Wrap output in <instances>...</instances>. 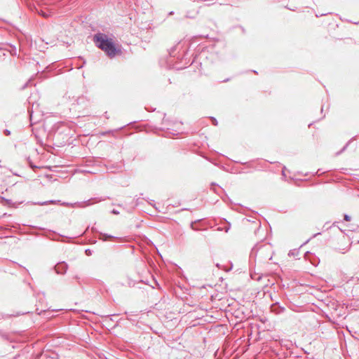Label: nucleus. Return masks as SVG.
Listing matches in <instances>:
<instances>
[{
  "mask_svg": "<svg viewBox=\"0 0 359 359\" xmlns=\"http://www.w3.org/2000/svg\"><path fill=\"white\" fill-rule=\"evenodd\" d=\"M93 41L95 45L103 50L106 55L112 58L120 52V50L116 47L112 39L102 32H98L93 36Z\"/></svg>",
  "mask_w": 359,
  "mask_h": 359,
  "instance_id": "1",
  "label": "nucleus"
},
{
  "mask_svg": "<svg viewBox=\"0 0 359 359\" xmlns=\"http://www.w3.org/2000/svg\"><path fill=\"white\" fill-rule=\"evenodd\" d=\"M105 198H90L85 202H83V203H75V204H69L68 203H62L61 205H64V206H67V207H74V206H76V207H79V208H85V207H87V206H89V205H91L94 203H98V202H100V201H104Z\"/></svg>",
  "mask_w": 359,
  "mask_h": 359,
  "instance_id": "2",
  "label": "nucleus"
},
{
  "mask_svg": "<svg viewBox=\"0 0 359 359\" xmlns=\"http://www.w3.org/2000/svg\"><path fill=\"white\" fill-rule=\"evenodd\" d=\"M68 265L66 262H62L55 266V271L57 274H65L67 270Z\"/></svg>",
  "mask_w": 359,
  "mask_h": 359,
  "instance_id": "3",
  "label": "nucleus"
},
{
  "mask_svg": "<svg viewBox=\"0 0 359 359\" xmlns=\"http://www.w3.org/2000/svg\"><path fill=\"white\" fill-rule=\"evenodd\" d=\"M271 311L276 314H280L285 311V308L276 303L271 306Z\"/></svg>",
  "mask_w": 359,
  "mask_h": 359,
  "instance_id": "4",
  "label": "nucleus"
},
{
  "mask_svg": "<svg viewBox=\"0 0 359 359\" xmlns=\"http://www.w3.org/2000/svg\"><path fill=\"white\" fill-rule=\"evenodd\" d=\"M110 238H115V237L107 233H100V239L106 241Z\"/></svg>",
  "mask_w": 359,
  "mask_h": 359,
  "instance_id": "5",
  "label": "nucleus"
},
{
  "mask_svg": "<svg viewBox=\"0 0 359 359\" xmlns=\"http://www.w3.org/2000/svg\"><path fill=\"white\" fill-rule=\"evenodd\" d=\"M57 203H60V201H43V202H40V203H37L36 204L39 205H48V204H55Z\"/></svg>",
  "mask_w": 359,
  "mask_h": 359,
  "instance_id": "6",
  "label": "nucleus"
},
{
  "mask_svg": "<svg viewBox=\"0 0 359 359\" xmlns=\"http://www.w3.org/2000/svg\"><path fill=\"white\" fill-rule=\"evenodd\" d=\"M176 49H177L176 46H175L170 49V50L169 52L170 57H175V51L176 50Z\"/></svg>",
  "mask_w": 359,
  "mask_h": 359,
  "instance_id": "7",
  "label": "nucleus"
},
{
  "mask_svg": "<svg viewBox=\"0 0 359 359\" xmlns=\"http://www.w3.org/2000/svg\"><path fill=\"white\" fill-rule=\"evenodd\" d=\"M297 254H298V252H297V251H296L295 250H290V251L289 252V253H288V255H289V256H295V255H297Z\"/></svg>",
  "mask_w": 359,
  "mask_h": 359,
  "instance_id": "8",
  "label": "nucleus"
},
{
  "mask_svg": "<svg viewBox=\"0 0 359 359\" xmlns=\"http://www.w3.org/2000/svg\"><path fill=\"white\" fill-rule=\"evenodd\" d=\"M196 222H191V228L193 230H194V231H198V228H196V227L195 226V224H196Z\"/></svg>",
  "mask_w": 359,
  "mask_h": 359,
  "instance_id": "9",
  "label": "nucleus"
},
{
  "mask_svg": "<svg viewBox=\"0 0 359 359\" xmlns=\"http://www.w3.org/2000/svg\"><path fill=\"white\" fill-rule=\"evenodd\" d=\"M85 252H86V255L88 256H90L92 255V252L90 249L86 250Z\"/></svg>",
  "mask_w": 359,
  "mask_h": 359,
  "instance_id": "10",
  "label": "nucleus"
},
{
  "mask_svg": "<svg viewBox=\"0 0 359 359\" xmlns=\"http://www.w3.org/2000/svg\"><path fill=\"white\" fill-rule=\"evenodd\" d=\"M4 133L5 135L8 136V135H10L11 132L8 129H6V130H4Z\"/></svg>",
  "mask_w": 359,
  "mask_h": 359,
  "instance_id": "11",
  "label": "nucleus"
},
{
  "mask_svg": "<svg viewBox=\"0 0 359 359\" xmlns=\"http://www.w3.org/2000/svg\"><path fill=\"white\" fill-rule=\"evenodd\" d=\"M212 119V124L215 125V126H217V120L215 118H211Z\"/></svg>",
  "mask_w": 359,
  "mask_h": 359,
  "instance_id": "12",
  "label": "nucleus"
},
{
  "mask_svg": "<svg viewBox=\"0 0 359 359\" xmlns=\"http://www.w3.org/2000/svg\"><path fill=\"white\" fill-rule=\"evenodd\" d=\"M344 219L346 221H350L351 220V217L348 216V215H344Z\"/></svg>",
  "mask_w": 359,
  "mask_h": 359,
  "instance_id": "13",
  "label": "nucleus"
},
{
  "mask_svg": "<svg viewBox=\"0 0 359 359\" xmlns=\"http://www.w3.org/2000/svg\"><path fill=\"white\" fill-rule=\"evenodd\" d=\"M111 213L114 214V215H118L119 212L118 210H116V209H113L111 210Z\"/></svg>",
  "mask_w": 359,
  "mask_h": 359,
  "instance_id": "14",
  "label": "nucleus"
},
{
  "mask_svg": "<svg viewBox=\"0 0 359 359\" xmlns=\"http://www.w3.org/2000/svg\"><path fill=\"white\" fill-rule=\"evenodd\" d=\"M348 144V143H347V144H346L343 147V149H341V151L340 152H338L337 154L338 155V154H339L341 152H342L343 151H344V150L346 149V148L347 147Z\"/></svg>",
  "mask_w": 359,
  "mask_h": 359,
  "instance_id": "15",
  "label": "nucleus"
},
{
  "mask_svg": "<svg viewBox=\"0 0 359 359\" xmlns=\"http://www.w3.org/2000/svg\"><path fill=\"white\" fill-rule=\"evenodd\" d=\"M264 248H265V247H264V246L261 247V248H259V251H260V252H261V251H263V250H264Z\"/></svg>",
  "mask_w": 359,
  "mask_h": 359,
  "instance_id": "16",
  "label": "nucleus"
},
{
  "mask_svg": "<svg viewBox=\"0 0 359 359\" xmlns=\"http://www.w3.org/2000/svg\"><path fill=\"white\" fill-rule=\"evenodd\" d=\"M229 230V228L228 227H226V229H225V231L227 232Z\"/></svg>",
  "mask_w": 359,
  "mask_h": 359,
  "instance_id": "17",
  "label": "nucleus"
},
{
  "mask_svg": "<svg viewBox=\"0 0 359 359\" xmlns=\"http://www.w3.org/2000/svg\"><path fill=\"white\" fill-rule=\"evenodd\" d=\"M32 112L31 111L30 112V117L32 118Z\"/></svg>",
  "mask_w": 359,
  "mask_h": 359,
  "instance_id": "18",
  "label": "nucleus"
}]
</instances>
